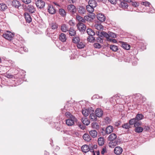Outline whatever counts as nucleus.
<instances>
[{
  "instance_id": "f257e3e1",
  "label": "nucleus",
  "mask_w": 155,
  "mask_h": 155,
  "mask_svg": "<svg viewBox=\"0 0 155 155\" xmlns=\"http://www.w3.org/2000/svg\"><path fill=\"white\" fill-rule=\"evenodd\" d=\"M87 32L89 35L92 36L91 38L90 37L87 38L88 41L91 42H94L95 39V38L92 36L95 35L94 32L92 29L88 28L87 29Z\"/></svg>"
},
{
  "instance_id": "f03ea898",
  "label": "nucleus",
  "mask_w": 155,
  "mask_h": 155,
  "mask_svg": "<svg viewBox=\"0 0 155 155\" xmlns=\"http://www.w3.org/2000/svg\"><path fill=\"white\" fill-rule=\"evenodd\" d=\"M77 121V118L74 116H71V118L66 120V123L68 126H71L73 125Z\"/></svg>"
},
{
  "instance_id": "7ed1b4c3",
  "label": "nucleus",
  "mask_w": 155,
  "mask_h": 155,
  "mask_svg": "<svg viewBox=\"0 0 155 155\" xmlns=\"http://www.w3.org/2000/svg\"><path fill=\"white\" fill-rule=\"evenodd\" d=\"M14 36V33H12L10 31H7L6 33L3 34V37L5 39L11 40L12 39Z\"/></svg>"
},
{
  "instance_id": "20e7f679",
  "label": "nucleus",
  "mask_w": 155,
  "mask_h": 155,
  "mask_svg": "<svg viewBox=\"0 0 155 155\" xmlns=\"http://www.w3.org/2000/svg\"><path fill=\"white\" fill-rule=\"evenodd\" d=\"M77 28L81 32H84L86 29V26L83 23L79 22L77 25Z\"/></svg>"
},
{
  "instance_id": "39448f33",
  "label": "nucleus",
  "mask_w": 155,
  "mask_h": 155,
  "mask_svg": "<svg viewBox=\"0 0 155 155\" xmlns=\"http://www.w3.org/2000/svg\"><path fill=\"white\" fill-rule=\"evenodd\" d=\"M37 7L39 8H42L45 6V2L41 0H38L36 2Z\"/></svg>"
},
{
  "instance_id": "423d86ee",
  "label": "nucleus",
  "mask_w": 155,
  "mask_h": 155,
  "mask_svg": "<svg viewBox=\"0 0 155 155\" xmlns=\"http://www.w3.org/2000/svg\"><path fill=\"white\" fill-rule=\"evenodd\" d=\"M81 149L82 152L85 153H87L89 150L91 152V149L90 148V147L87 145H83L81 147Z\"/></svg>"
},
{
  "instance_id": "0eeeda50",
  "label": "nucleus",
  "mask_w": 155,
  "mask_h": 155,
  "mask_svg": "<svg viewBox=\"0 0 155 155\" xmlns=\"http://www.w3.org/2000/svg\"><path fill=\"white\" fill-rule=\"evenodd\" d=\"M99 32H98V33L97 32V34L99 35L100 37H102L103 36L106 37L108 40L110 38V35L109 34L107 33L106 32L102 31L101 32L99 35Z\"/></svg>"
},
{
  "instance_id": "6e6552de",
  "label": "nucleus",
  "mask_w": 155,
  "mask_h": 155,
  "mask_svg": "<svg viewBox=\"0 0 155 155\" xmlns=\"http://www.w3.org/2000/svg\"><path fill=\"white\" fill-rule=\"evenodd\" d=\"M68 10L72 14L75 13L76 11L75 7L73 5H70L68 6Z\"/></svg>"
},
{
  "instance_id": "1a4fd4ad",
  "label": "nucleus",
  "mask_w": 155,
  "mask_h": 155,
  "mask_svg": "<svg viewBox=\"0 0 155 155\" xmlns=\"http://www.w3.org/2000/svg\"><path fill=\"white\" fill-rule=\"evenodd\" d=\"M122 149L119 146L115 147L114 150V153L117 155L120 154L122 153Z\"/></svg>"
},
{
  "instance_id": "9d476101",
  "label": "nucleus",
  "mask_w": 155,
  "mask_h": 155,
  "mask_svg": "<svg viewBox=\"0 0 155 155\" xmlns=\"http://www.w3.org/2000/svg\"><path fill=\"white\" fill-rule=\"evenodd\" d=\"M48 10L49 13L51 14H53L56 12L55 9L52 5H48Z\"/></svg>"
},
{
  "instance_id": "9b49d317",
  "label": "nucleus",
  "mask_w": 155,
  "mask_h": 155,
  "mask_svg": "<svg viewBox=\"0 0 155 155\" xmlns=\"http://www.w3.org/2000/svg\"><path fill=\"white\" fill-rule=\"evenodd\" d=\"M97 19L101 22L104 21L106 19L105 16L102 14H98L97 15Z\"/></svg>"
},
{
  "instance_id": "f8f14e48",
  "label": "nucleus",
  "mask_w": 155,
  "mask_h": 155,
  "mask_svg": "<svg viewBox=\"0 0 155 155\" xmlns=\"http://www.w3.org/2000/svg\"><path fill=\"white\" fill-rule=\"evenodd\" d=\"M114 130V127L111 126H109L106 128L105 132V134H109L112 132Z\"/></svg>"
},
{
  "instance_id": "ddd939ff",
  "label": "nucleus",
  "mask_w": 155,
  "mask_h": 155,
  "mask_svg": "<svg viewBox=\"0 0 155 155\" xmlns=\"http://www.w3.org/2000/svg\"><path fill=\"white\" fill-rule=\"evenodd\" d=\"M95 113L96 116L99 117H101L103 114V111L101 109L99 108L96 109Z\"/></svg>"
},
{
  "instance_id": "4468645a",
  "label": "nucleus",
  "mask_w": 155,
  "mask_h": 155,
  "mask_svg": "<svg viewBox=\"0 0 155 155\" xmlns=\"http://www.w3.org/2000/svg\"><path fill=\"white\" fill-rule=\"evenodd\" d=\"M12 5L15 8H18L19 7L21 6L19 1L17 0H14L12 2Z\"/></svg>"
},
{
  "instance_id": "2eb2a0df",
  "label": "nucleus",
  "mask_w": 155,
  "mask_h": 155,
  "mask_svg": "<svg viewBox=\"0 0 155 155\" xmlns=\"http://www.w3.org/2000/svg\"><path fill=\"white\" fill-rule=\"evenodd\" d=\"M122 47L124 49L129 50L130 48V45L128 44L126 42H120Z\"/></svg>"
},
{
  "instance_id": "dca6fc26",
  "label": "nucleus",
  "mask_w": 155,
  "mask_h": 155,
  "mask_svg": "<svg viewBox=\"0 0 155 155\" xmlns=\"http://www.w3.org/2000/svg\"><path fill=\"white\" fill-rule=\"evenodd\" d=\"M59 39L62 42L66 41L67 39L66 35L64 34L61 33L59 36Z\"/></svg>"
},
{
  "instance_id": "f3484780",
  "label": "nucleus",
  "mask_w": 155,
  "mask_h": 155,
  "mask_svg": "<svg viewBox=\"0 0 155 155\" xmlns=\"http://www.w3.org/2000/svg\"><path fill=\"white\" fill-rule=\"evenodd\" d=\"M27 9L28 11L31 13H34L36 10L35 8L33 5H28Z\"/></svg>"
},
{
  "instance_id": "a211bd4d",
  "label": "nucleus",
  "mask_w": 155,
  "mask_h": 155,
  "mask_svg": "<svg viewBox=\"0 0 155 155\" xmlns=\"http://www.w3.org/2000/svg\"><path fill=\"white\" fill-rule=\"evenodd\" d=\"M24 16L26 22L30 23L31 21V18L29 14L27 13H24Z\"/></svg>"
},
{
  "instance_id": "6ab92c4d",
  "label": "nucleus",
  "mask_w": 155,
  "mask_h": 155,
  "mask_svg": "<svg viewBox=\"0 0 155 155\" xmlns=\"http://www.w3.org/2000/svg\"><path fill=\"white\" fill-rule=\"evenodd\" d=\"M117 138V136L114 133L111 134L108 137V140L110 141H113L115 140Z\"/></svg>"
},
{
  "instance_id": "aec40b11",
  "label": "nucleus",
  "mask_w": 155,
  "mask_h": 155,
  "mask_svg": "<svg viewBox=\"0 0 155 155\" xmlns=\"http://www.w3.org/2000/svg\"><path fill=\"white\" fill-rule=\"evenodd\" d=\"M78 11L80 14H84L85 13L86 10L84 7L81 6L79 7Z\"/></svg>"
},
{
  "instance_id": "412c9836",
  "label": "nucleus",
  "mask_w": 155,
  "mask_h": 155,
  "mask_svg": "<svg viewBox=\"0 0 155 155\" xmlns=\"http://www.w3.org/2000/svg\"><path fill=\"white\" fill-rule=\"evenodd\" d=\"M81 121L83 124L87 126L90 123V121L87 118L85 117H84L81 118Z\"/></svg>"
},
{
  "instance_id": "4be33fe9",
  "label": "nucleus",
  "mask_w": 155,
  "mask_h": 155,
  "mask_svg": "<svg viewBox=\"0 0 155 155\" xmlns=\"http://www.w3.org/2000/svg\"><path fill=\"white\" fill-rule=\"evenodd\" d=\"M89 5L91 7H95L97 5V3L95 0H90L88 2Z\"/></svg>"
},
{
  "instance_id": "5701e85b",
  "label": "nucleus",
  "mask_w": 155,
  "mask_h": 155,
  "mask_svg": "<svg viewBox=\"0 0 155 155\" xmlns=\"http://www.w3.org/2000/svg\"><path fill=\"white\" fill-rule=\"evenodd\" d=\"M120 7L124 9L127 8L128 5L126 2H125L124 1H120Z\"/></svg>"
},
{
  "instance_id": "b1692460",
  "label": "nucleus",
  "mask_w": 155,
  "mask_h": 155,
  "mask_svg": "<svg viewBox=\"0 0 155 155\" xmlns=\"http://www.w3.org/2000/svg\"><path fill=\"white\" fill-rule=\"evenodd\" d=\"M89 134L92 137L95 138L97 136V133L96 130H92L90 131Z\"/></svg>"
},
{
  "instance_id": "393cba45",
  "label": "nucleus",
  "mask_w": 155,
  "mask_h": 155,
  "mask_svg": "<svg viewBox=\"0 0 155 155\" xmlns=\"http://www.w3.org/2000/svg\"><path fill=\"white\" fill-rule=\"evenodd\" d=\"M83 138L84 140L87 141H89L91 139V137L89 135L86 133L84 134L83 136Z\"/></svg>"
},
{
  "instance_id": "a878e982",
  "label": "nucleus",
  "mask_w": 155,
  "mask_h": 155,
  "mask_svg": "<svg viewBox=\"0 0 155 155\" xmlns=\"http://www.w3.org/2000/svg\"><path fill=\"white\" fill-rule=\"evenodd\" d=\"M69 34L70 36H74L76 34V31L73 28H71L68 30Z\"/></svg>"
},
{
  "instance_id": "bb28decb",
  "label": "nucleus",
  "mask_w": 155,
  "mask_h": 155,
  "mask_svg": "<svg viewBox=\"0 0 155 155\" xmlns=\"http://www.w3.org/2000/svg\"><path fill=\"white\" fill-rule=\"evenodd\" d=\"M82 112L85 117L88 116L90 113L89 110L87 109H82Z\"/></svg>"
},
{
  "instance_id": "cd10ccee",
  "label": "nucleus",
  "mask_w": 155,
  "mask_h": 155,
  "mask_svg": "<svg viewBox=\"0 0 155 155\" xmlns=\"http://www.w3.org/2000/svg\"><path fill=\"white\" fill-rule=\"evenodd\" d=\"M98 144L100 146H102L104 142V139L102 137H101L98 138Z\"/></svg>"
},
{
  "instance_id": "c85d7f7f",
  "label": "nucleus",
  "mask_w": 155,
  "mask_h": 155,
  "mask_svg": "<svg viewBox=\"0 0 155 155\" xmlns=\"http://www.w3.org/2000/svg\"><path fill=\"white\" fill-rule=\"evenodd\" d=\"M61 30L63 32H65L68 31V28L65 24H63L61 25Z\"/></svg>"
},
{
  "instance_id": "c756f323",
  "label": "nucleus",
  "mask_w": 155,
  "mask_h": 155,
  "mask_svg": "<svg viewBox=\"0 0 155 155\" xmlns=\"http://www.w3.org/2000/svg\"><path fill=\"white\" fill-rule=\"evenodd\" d=\"M97 116L94 113L90 114V118L91 120L92 121H96L97 120Z\"/></svg>"
},
{
  "instance_id": "7c9ffc66",
  "label": "nucleus",
  "mask_w": 155,
  "mask_h": 155,
  "mask_svg": "<svg viewBox=\"0 0 155 155\" xmlns=\"http://www.w3.org/2000/svg\"><path fill=\"white\" fill-rule=\"evenodd\" d=\"M7 8L6 5L4 3L0 4V10L2 11H4Z\"/></svg>"
},
{
  "instance_id": "2f4dec72",
  "label": "nucleus",
  "mask_w": 155,
  "mask_h": 155,
  "mask_svg": "<svg viewBox=\"0 0 155 155\" xmlns=\"http://www.w3.org/2000/svg\"><path fill=\"white\" fill-rule=\"evenodd\" d=\"M137 95L138 97H140V102L138 103V104H137L138 105H140L141 103H143V101H144L145 100V98H143L140 94H137Z\"/></svg>"
},
{
  "instance_id": "473e14b6",
  "label": "nucleus",
  "mask_w": 155,
  "mask_h": 155,
  "mask_svg": "<svg viewBox=\"0 0 155 155\" xmlns=\"http://www.w3.org/2000/svg\"><path fill=\"white\" fill-rule=\"evenodd\" d=\"M110 48L111 50L114 51H117L118 50L117 47L114 45H111L110 46Z\"/></svg>"
},
{
  "instance_id": "72a5a7b5",
  "label": "nucleus",
  "mask_w": 155,
  "mask_h": 155,
  "mask_svg": "<svg viewBox=\"0 0 155 155\" xmlns=\"http://www.w3.org/2000/svg\"><path fill=\"white\" fill-rule=\"evenodd\" d=\"M91 127L93 128L98 130L99 129L100 126L98 123L96 122H94L91 124Z\"/></svg>"
},
{
  "instance_id": "f704fd0d",
  "label": "nucleus",
  "mask_w": 155,
  "mask_h": 155,
  "mask_svg": "<svg viewBox=\"0 0 155 155\" xmlns=\"http://www.w3.org/2000/svg\"><path fill=\"white\" fill-rule=\"evenodd\" d=\"M94 8L93 7H91L89 5H87L86 6V8L88 12L90 13H92L94 11Z\"/></svg>"
},
{
  "instance_id": "c9c22d12",
  "label": "nucleus",
  "mask_w": 155,
  "mask_h": 155,
  "mask_svg": "<svg viewBox=\"0 0 155 155\" xmlns=\"http://www.w3.org/2000/svg\"><path fill=\"white\" fill-rule=\"evenodd\" d=\"M59 12V14L62 17H64L66 15V12L63 9H60Z\"/></svg>"
},
{
  "instance_id": "e433bc0d",
  "label": "nucleus",
  "mask_w": 155,
  "mask_h": 155,
  "mask_svg": "<svg viewBox=\"0 0 155 155\" xmlns=\"http://www.w3.org/2000/svg\"><path fill=\"white\" fill-rule=\"evenodd\" d=\"M143 116L141 114H138L135 118L136 120H140L143 118Z\"/></svg>"
},
{
  "instance_id": "4c0bfd02",
  "label": "nucleus",
  "mask_w": 155,
  "mask_h": 155,
  "mask_svg": "<svg viewBox=\"0 0 155 155\" xmlns=\"http://www.w3.org/2000/svg\"><path fill=\"white\" fill-rule=\"evenodd\" d=\"M85 46L84 44L82 42H79L77 44V47L79 49H82Z\"/></svg>"
},
{
  "instance_id": "58836bf2",
  "label": "nucleus",
  "mask_w": 155,
  "mask_h": 155,
  "mask_svg": "<svg viewBox=\"0 0 155 155\" xmlns=\"http://www.w3.org/2000/svg\"><path fill=\"white\" fill-rule=\"evenodd\" d=\"M122 127L125 129H129L131 127L130 126L128 123H125L122 124Z\"/></svg>"
},
{
  "instance_id": "ea45409f",
  "label": "nucleus",
  "mask_w": 155,
  "mask_h": 155,
  "mask_svg": "<svg viewBox=\"0 0 155 155\" xmlns=\"http://www.w3.org/2000/svg\"><path fill=\"white\" fill-rule=\"evenodd\" d=\"M95 28L98 30H101L103 29V26L100 24H96L94 25Z\"/></svg>"
},
{
  "instance_id": "a19ab883",
  "label": "nucleus",
  "mask_w": 155,
  "mask_h": 155,
  "mask_svg": "<svg viewBox=\"0 0 155 155\" xmlns=\"http://www.w3.org/2000/svg\"><path fill=\"white\" fill-rule=\"evenodd\" d=\"M143 130V128L142 127H136L134 130V131L138 133L142 132Z\"/></svg>"
},
{
  "instance_id": "79ce46f5",
  "label": "nucleus",
  "mask_w": 155,
  "mask_h": 155,
  "mask_svg": "<svg viewBox=\"0 0 155 155\" xmlns=\"http://www.w3.org/2000/svg\"><path fill=\"white\" fill-rule=\"evenodd\" d=\"M51 26V28L53 30L57 29L58 28V25L56 23H52Z\"/></svg>"
},
{
  "instance_id": "37998d69",
  "label": "nucleus",
  "mask_w": 155,
  "mask_h": 155,
  "mask_svg": "<svg viewBox=\"0 0 155 155\" xmlns=\"http://www.w3.org/2000/svg\"><path fill=\"white\" fill-rule=\"evenodd\" d=\"M80 39L78 37H74L72 39V41L74 43H78L80 41Z\"/></svg>"
},
{
  "instance_id": "c03bdc74",
  "label": "nucleus",
  "mask_w": 155,
  "mask_h": 155,
  "mask_svg": "<svg viewBox=\"0 0 155 155\" xmlns=\"http://www.w3.org/2000/svg\"><path fill=\"white\" fill-rule=\"evenodd\" d=\"M136 119H135V118H134L133 119H132L130 120H129V124L130 126V125H132L133 124H134L136 122Z\"/></svg>"
},
{
  "instance_id": "a18cd8bd",
  "label": "nucleus",
  "mask_w": 155,
  "mask_h": 155,
  "mask_svg": "<svg viewBox=\"0 0 155 155\" xmlns=\"http://www.w3.org/2000/svg\"><path fill=\"white\" fill-rule=\"evenodd\" d=\"M142 5H145L146 6L150 7L151 5L150 3L148 2H142L141 3Z\"/></svg>"
},
{
  "instance_id": "49530a36",
  "label": "nucleus",
  "mask_w": 155,
  "mask_h": 155,
  "mask_svg": "<svg viewBox=\"0 0 155 155\" xmlns=\"http://www.w3.org/2000/svg\"><path fill=\"white\" fill-rule=\"evenodd\" d=\"M94 46L95 48L99 49L101 47V45L98 43H95L94 44Z\"/></svg>"
},
{
  "instance_id": "de8ad7c7",
  "label": "nucleus",
  "mask_w": 155,
  "mask_h": 155,
  "mask_svg": "<svg viewBox=\"0 0 155 155\" xmlns=\"http://www.w3.org/2000/svg\"><path fill=\"white\" fill-rule=\"evenodd\" d=\"M105 122L106 124H109L111 121V120L110 118L108 117H106L104 119Z\"/></svg>"
},
{
  "instance_id": "09e8293b",
  "label": "nucleus",
  "mask_w": 155,
  "mask_h": 155,
  "mask_svg": "<svg viewBox=\"0 0 155 155\" xmlns=\"http://www.w3.org/2000/svg\"><path fill=\"white\" fill-rule=\"evenodd\" d=\"M140 124V122L139 120H136V122L134 124V126L135 128L137 127H139Z\"/></svg>"
},
{
  "instance_id": "8fccbe9b",
  "label": "nucleus",
  "mask_w": 155,
  "mask_h": 155,
  "mask_svg": "<svg viewBox=\"0 0 155 155\" xmlns=\"http://www.w3.org/2000/svg\"><path fill=\"white\" fill-rule=\"evenodd\" d=\"M110 37L113 38H115L117 37L116 35L112 32H110L109 34Z\"/></svg>"
},
{
  "instance_id": "3c124183",
  "label": "nucleus",
  "mask_w": 155,
  "mask_h": 155,
  "mask_svg": "<svg viewBox=\"0 0 155 155\" xmlns=\"http://www.w3.org/2000/svg\"><path fill=\"white\" fill-rule=\"evenodd\" d=\"M96 41L98 42H99L101 43H103V39L100 38V37H97L96 38Z\"/></svg>"
},
{
  "instance_id": "603ef678",
  "label": "nucleus",
  "mask_w": 155,
  "mask_h": 155,
  "mask_svg": "<svg viewBox=\"0 0 155 155\" xmlns=\"http://www.w3.org/2000/svg\"><path fill=\"white\" fill-rule=\"evenodd\" d=\"M131 4L134 7H137L139 6V3H137L136 2H131Z\"/></svg>"
},
{
  "instance_id": "864d4df0",
  "label": "nucleus",
  "mask_w": 155,
  "mask_h": 155,
  "mask_svg": "<svg viewBox=\"0 0 155 155\" xmlns=\"http://www.w3.org/2000/svg\"><path fill=\"white\" fill-rule=\"evenodd\" d=\"M107 41L112 42L113 43H117V41L116 39L110 38L108 39Z\"/></svg>"
},
{
  "instance_id": "5fc2aeb1",
  "label": "nucleus",
  "mask_w": 155,
  "mask_h": 155,
  "mask_svg": "<svg viewBox=\"0 0 155 155\" xmlns=\"http://www.w3.org/2000/svg\"><path fill=\"white\" fill-rule=\"evenodd\" d=\"M111 4H116L117 3L116 0H108Z\"/></svg>"
},
{
  "instance_id": "6e6d98bb",
  "label": "nucleus",
  "mask_w": 155,
  "mask_h": 155,
  "mask_svg": "<svg viewBox=\"0 0 155 155\" xmlns=\"http://www.w3.org/2000/svg\"><path fill=\"white\" fill-rule=\"evenodd\" d=\"M22 1L26 4H28L31 2V0H22Z\"/></svg>"
},
{
  "instance_id": "4d7b16f0",
  "label": "nucleus",
  "mask_w": 155,
  "mask_h": 155,
  "mask_svg": "<svg viewBox=\"0 0 155 155\" xmlns=\"http://www.w3.org/2000/svg\"><path fill=\"white\" fill-rule=\"evenodd\" d=\"M65 115L67 117H69L70 118H71V116H73L69 112H67L65 114Z\"/></svg>"
},
{
  "instance_id": "13d9d810",
  "label": "nucleus",
  "mask_w": 155,
  "mask_h": 155,
  "mask_svg": "<svg viewBox=\"0 0 155 155\" xmlns=\"http://www.w3.org/2000/svg\"><path fill=\"white\" fill-rule=\"evenodd\" d=\"M82 18H83L79 15H78L76 17V19L79 21H80Z\"/></svg>"
},
{
  "instance_id": "bf43d9fd",
  "label": "nucleus",
  "mask_w": 155,
  "mask_h": 155,
  "mask_svg": "<svg viewBox=\"0 0 155 155\" xmlns=\"http://www.w3.org/2000/svg\"><path fill=\"white\" fill-rule=\"evenodd\" d=\"M143 129L145 130V131H147L149 130L150 127L148 126H145Z\"/></svg>"
},
{
  "instance_id": "052dcab7",
  "label": "nucleus",
  "mask_w": 155,
  "mask_h": 155,
  "mask_svg": "<svg viewBox=\"0 0 155 155\" xmlns=\"http://www.w3.org/2000/svg\"><path fill=\"white\" fill-rule=\"evenodd\" d=\"M84 18L85 19V21L86 20L87 21H88L89 20V19L90 18V16L88 15L85 16L84 17Z\"/></svg>"
},
{
  "instance_id": "680f3d73",
  "label": "nucleus",
  "mask_w": 155,
  "mask_h": 155,
  "mask_svg": "<svg viewBox=\"0 0 155 155\" xmlns=\"http://www.w3.org/2000/svg\"><path fill=\"white\" fill-rule=\"evenodd\" d=\"M21 50H23L24 51L26 52L28 51V49L25 47H21Z\"/></svg>"
},
{
  "instance_id": "e2e57ef3",
  "label": "nucleus",
  "mask_w": 155,
  "mask_h": 155,
  "mask_svg": "<svg viewBox=\"0 0 155 155\" xmlns=\"http://www.w3.org/2000/svg\"><path fill=\"white\" fill-rule=\"evenodd\" d=\"M106 151V149L105 148H103L101 152V153L102 154H104Z\"/></svg>"
},
{
  "instance_id": "0e129e2a",
  "label": "nucleus",
  "mask_w": 155,
  "mask_h": 155,
  "mask_svg": "<svg viewBox=\"0 0 155 155\" xmlns=\"http://www.w3.org/2000/svg\"><path fill=\"white\" fill-rule=\"evenodd\" d=\"M97 145H94L93 147H90V148L91 149V152L92 151H93V148H94V149H96L97 148Z\"/></svg>"
},
{
  "instance_id": "69168bd1",
  "label": "nucleus",
  "mask_w": 155,
  "mask_h": 155,
  "mask_svg": "<svg viewBox=\"0 0 155 155\" xmlns=\"http://www.w3.org/2000/svg\"><path fill=\"white\" fill-rule=\"evenodd\" d=\"M69 24L71 25H74V22H73L71 20H70L68 22Z\"/></svg>"
},
{
  "instance_id": "338daca9",
  "label": "nucleus",
  "mask_w": 155,
  "mask_h": 155,
  "mask_svg": "<svg viewBox=\"0 0 155 155\" xmlns=\"http://www.w3.org/2000/svg\"><path fill=\"white\" fill-rule=\"evenodd\" d=\"M97 1L99 2H102L104 3L106 2L107 0H97Z\"/></svg>"
},
{
  "instance_id": "774afa93",
  "label": "nucleus",
  "mask_w": 155,
  "mask_h": 155,
  "mask_svg": "<svg viewBox=\"0 0 155 155\" xmlns=\"http://www.w3.org/2000/svg\"><path fill=\"white\" fill-rule=\"evenodd\" d=\"M81 22V23H84L85 22V19H84V18H82V19H81V20L80 21Z\"/></svg>"
}]
</instances>
